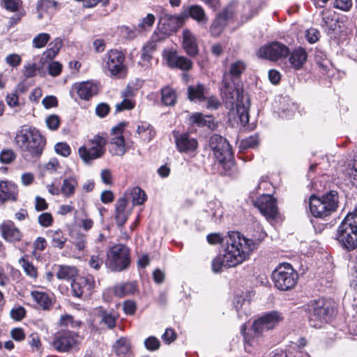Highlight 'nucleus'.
<instances>
[{
  "label": "nucleus",
  "mask_w": 357,
  "mask_h": 357,
  "mask_svg": "<svg viewBox=\"0 0 357 357\" xmlns=\"http://www.w3.org/2000/svg\"><path fill=\"white\" fill-rule=\"evenodd\" d=\"M183 15L185 17H190L195 20L198 24L205 26L207 24L208 18L204 9L199 5H191L184 8Z\"/></svg>",
  "instance_id": "obj_24"
},
{
  "label": "nucleus",
  "mask_w": 357,
  "mask_h": 357,
  "mask_svg": "<svg viewBox=\"0 0 357 357\" xmlns=\"http://www.w3.org/2000/svg\"><path fill=\"white\" fill-rule=\"evenodd\" d=\"M339 204V196L336 191L331 190L318 197L314 195L309 198V208L313 216L324 218L335 212Z\"/></svg>",
  "instance_id": "obj_4"
},
{
  "label": "nucleus",
  "mask_w": 357,
  "mask_h": 357,
  "mask_svg": "<svg viewBox=\"0 0 357 357\" xmlns=\"http://www.w3.org/2000/svg\"><path fill=\"white\" fill-rule=\"evenodd\" d=\"M137 291V285L135 282L120 283L114 286L112 291L114 296L122 298L132 295Z\"/></svg>",
  "instance_id": "obj_34"
},
{
  "label": "nucleus",
  "mask_w": 357,
  "mask_h": 357,
  "mask_svg": "<svg viewBox=\"0 0 357 357\" xmlns=\"http://www.w3.org/2000/svg\"><path fill=\"white\" fill-rule=\"evenodd\" d=\"M10 314L15 321H21L25 317L26 310L22 306H17L10 310Z\"/></svg>",
  "instance_id": "obj_62"
},
{
  "label": "nucleus",
  "mask_w": 357,
  "mask_h": 357,
  "mask_svg": "<svg viewBox=\"0 0 357 357\" xmlns=\"http://www.w3.org/2000/svg\"><path fill=\"white\" fill-rule=\"evenodd\" d=\"M50 35L47 33H40L37 34L32 40V45L35 48H43L50 40Z\"/></svg>",
  "instance_id": "obj_48"
},
{
  "label": "nucleus",
  "mask_w": 357,
  "mask_h": 357,
  "mask_svg": "<svg viewBox=\"0 0 357 357\" xmlns=\"http://www.w3.org/2000/svg\"><path fill=\"white\" fill-rule=\"evenodd\" d=\"M155 20V16L149 13L145 17L142 18V21L138 24V27L144 30L149 29L153 26Z\"/></svg>",
  "instance_id": "obj_59"
},
{
  "label": "nucleus",
  "mask_w": 357,
  "mask_h": 357,
  "mask_svg": "<svg viewBox=\"0 0 357 357\" xmlns=\"http://www.w3.org/2000/svg\"><path fill=\"white\" fill-rule=\"evenodd\" d=\"M56 268V275L59 280L69 281L73 280L78 273L77 268L74 266L58 265Z\"/></svg>",
  "instance_id": "obj_35"
},
{
  "label": "nucleus",
  "mask_w": 357,
  "mask_h": 357,
  "mask_svg": "<svg viewBox=\"0 0 357 357\" xmlns=\"http://www.w3.org/2000/svg\"><path fill=\"white\" fill-rule=\"evenodd\" d=\"M312 327L321 328L333 317L334 309L330 301L321 298L310 301L305 307Z\"/></svg>",
  "instance_id": "obj_5"
},
{
  "label": "nucleus",
  "mask_w": 357,
  "mask_h": 357,
  "mask_svg": "<svg viewBox=\"0 0 357 357\" xmlns=\"http://www.w3.org/2000/svg\"><path fill=\"white\" fill-rule=\"evenodd\" d=\"M246 69L247 63L243 60L237 59L231 62L224 75H227L228 77L235 80L240 78Z\"/></svg>",
  "instance_id": "obj_31"
},
{
  "label": "nucleus",
  "mask_w": 357,
  "mask_h": 357,
  "mask_svg": "<svg viewBox=\"0 0 357 357\" xmlns=\"http://www.w3.org/2000/svg\"><path fill=\"white\" fill-rule=\"evenodd\" d=\"M15 158V153L10 149L3 150L0 153V161L2 163L9 164Z\"/></svg>",
  "instance_id": "obj_61"
},
{
  "label": "nucleus",
  "mask_w": 357,
  "mask_h": 357,
  "mask_svg": "<svg viewBox=\"0 0 357 357\" xmlns=\"http://www.w3.org/2000/svg\"><path fill=\"white\" fill-rule=\"evenodd\" d=\"M272 279L277 289L288 291L296 286L298 275L290 264L283 263L279 264L273 271Z\"/></svg>",
  "instance_id": "obj_8"
},
{
  "label": "nucleus",
  "mask_w": 357,
  "mask_h": 357,
  "mask_svg": "<svg viewBox=\"0 0 357 357\" xmlns=\"http://www.w3.org/2000/svg\"><path fill=\"white\" fill-rule=\"evenodd\" d=\"M144 346L149 351H155L160 348V342L154 336H150L144 340Z\"/></svg>",
  "instance_id": "obj_56"
},
{
  "label": "nucleus",
  "mask_w": 357,
  "mask_h": 357,
  "mask_svg": "<svg viewBox=\"0 0 357 357\" xmlns=\"http://www.w3.org/2000/svg\"><path fill=\"white\" fill-rule=\"evenodd\" d=\"M38 69V67L36 63H29L24 65L22 73L26 78H30L34 77L36 75V71Z\"/></svg>",
  "instance_id": "obj_55"
},
{
  "label": "nucleus",
  "mask_w": 357,
  "mask_h": 357,
  "mask_svg": "<svg viewBox=\"0 0 357 357\" xmlns=\"http://www.w3.org/2000/svg\"><path fill=\"white\" fill-rule=\"evenodd\" d=\"M163 56L170 68H176L183 71H188L192 67V62L190 59L178 55L175 51L165 50Z\"/></svg>",
  "instance_id": "obj_21"
},
{
  "label": "nucleus",
  "mask_w": 357,
  "mask_h": 357,
  "mask_svg": "<svg viewBox=\"0 0 357 357\" xmlns=\"http://www.w3.org/2000/svg\"><path fill=\"white\" fill-rule=\"evenodd\" d=\"M77 185L78 182L76 177H67L63 180L61 192L64 197H70L74 195Z\"/></svg>",
  "instance_id": "obj_41"
},
{
  "label": "nucleus",
  "mask_w": 357,
  "mask_h": 357,
  "mask_svg": "<svg viewBox=\"0 0 357 357\" xmlns=\"http://www.w3.org/2000/svg\"><path fill=\"white\" fill-rule=\"evenodd\" d=\"M46 124L49 129L56 130L60 125V119L56 114H52L46 119Z\"/></svg>",
  "instance_id": "obj_63"
},
{
  "label": "nucleus",
  "mask_w": 357,
  "mask_h": 357,
  "mask_svg": "<svg viewBox=\"0 0 357 357\" xmlns=\"http://www.w3.org/2000/svg\"><path fill=\"white\" fill-rule=\"evenodd\" d=\"M79 343V336L77 333L63 330L54 335L52 346L58 351L69 352L77 349Z\"/></svg>",
  "instance_id": "obj_10"
},
{
  "label": "nucleus",
  "mask_w": 357,
  "mask_h": 357,
  "mask_svg": "<svg viewBox=\"0 0 357 357\" xmlns=\"http://www.w3.org/2000/svg\"><path fill=\"white\" fill-rule=\"evenodd\" d=\"M115 353L119 357H129L131 354V344L126 337L119 339L114 346Z\"/></svg>",
  "instance_id": "obj_38"
},
{
  "label": "nucleus",
  "mask_w": 357,
  "mask_h": 357,
  "mask_svg": "<svg viewBox=\"0 0 357 357\" xmlns=\"http://www.w3.org/2000/svg\"><path fill=\"white\" fill-rule=\"evenodd\" d=\"M131 213V209L127 208L125 197L119 198L116 203L115 220L118 227H123Z\"/></svg>",
  "instance_id": "obj_26"
},
{
  "label": "nucleus",
  "mask_w": 357,
  "mask_h": 357,
  "mask_svg": "<svg viewBox=\"0 0 357 357\" xmlns=\"http://www.w3.org/2000/svg\"><path fill=\"white\" fill-rule=\"evenodd\" d=\"M19 189L16 183L8 180H0V205L18 200Z\"/></svg>",
  "instance_id": "obj_20"
},
{
  "label": "nucleus",
  "mask_w": 357,
  "mask_h": 357,
  "mask_svg": "<svg viewBox=\"0 0 357 357\" xmlns=\"http://www.w3.org/2000/svg\"><path fill=\"white\" fill-rule=\"evenodd\" d=\"M15 142L19 149L31 157L41 155L45 141L35 128L22 126L17 130Z\"/></svg>",
  "instance_id": "obj_2"
},
{
  "label": "nucleus",
  "mask_w": 357,
  "mask_h": 357,
  "mask_svg": "<svg viewBox=\"0 0 357 357\" xmlns=\"http://www.w3.org/2000/svg\"><path fill=\"white\" fill-rule=\"evenodd\" d=\"M321 20L320 25L321 27L327 31H335L337 27V20L336 18V13L331 9H324L320 13Z\"/></svg>",
  "instance_id": "obj_29"
},
{
  "label": "nucleus",
  "mask_w": 357,
  "mask_h": 357,
  "mask_svg": "<svg viewBox=\"0 0 357 357\" xmlns=\"http://www.w3.org/2000/svg\"><path fill=\"white\" fill-rule=\"evenodd\" d=\"M31 296L33 301L43 309L48 310L51 307L52 301L46 293L33 291L31 293Z\"/></svg>",
  "instance_id": "obj_42"
},
{
  "label": "nucleus",
  "mask_w": 357,
  "mask_h": 357,
  "mask_svg": "<svg viewBox=\"0 0 357 357\" xmlns=\"http://www.w3.org/2000/svg\"><path fill=\"white\" fill-rule=\"evenodd\" d=\"M254 205L267 220H272L279 215L277 200L271 195L262 194L254 201Z\"/></svg>",
  "instance_id": "obj_16"
},
{
  "label": "nucleus",
  "mask_w": 357,
  "mask_h": 357,
  "mask_svg": "<svg viewBox=\"0 0 357 357\" xmlns=\"http://www.w3.org/2000/svg\"><path fill=\"white\" fill-rule=\"evenodd\" d=\"M49 234L52 238V246L59 249L63 248L67 241V238L61 230L50 231Z\"/></svg>",
  "instance_id": "obj_45"
},
{
  "label": "nucleus",
  "mask_w": 357,
  "mask_h": 357,
  "mask_svg": "<svg viewBox=\"0 0 357 357\" xmlns=\"http://www.w3.org/2000/svg\"><path fill=\"white\" fill-rule=\"evenodd\" d=\"M95 287V280L93 276L77 277L71 283L73 294L77 298H89Z\"/></svg>",
  "instance_id": "obj_17"
},
{
  "label": "nucleus",
  "mask_w": 357,
  "mask_h": 357,
  "mask_svg": "<svg viewBox=\"0 0 357 357\" xmlns=\"http://www.w3.org/2000/svg\"><path fill=\"white\" fill-rule=\"evenodd\" d=\"M209 146L213 151L215 158L225 169L234 165L233 152L227 140L219 135L210 137Z\"/></svg>",
  "instance_id": "obj_7"
},
{
  "label": "nucleus",
  "mask_w": 357,
  "mask_h": 357,
  "mask_svg": "<svg viewBox=\"0 0 357 357\" xmlns=\"http://www.w3.org/2000/svg\"><path fill=\"white\" fill-rule=\"evenodd\" d=\"M37 10L38 12V19L41 20L45 13L51 15L56 12L58 3L53 0H40L38 2Z\"/></svg>",
  "instance_id": "obj_33"
},
{
  "label": "nucleus",
  "mask_w": 357,
  "mask_h": 357,
  "mask_svg": "<svg viewBox=\"0 0 357 357\" xmlns=\"http://www.w3.org/2000/svg\"><path fill=\"white\" fill-rule=\"evenodd\" d=\"M336 239L348 250L357 248V204L354 211L349 213L339 225Z\"/></svg>",
  "instance_id": "obj_3"
},
{
  "label": "nucleus",
  "mask_w": 357,
  "mask_h": 357,
  "mask_svg": "<svg viewBox=\"0 0 357 357\" xmlns=\"http://www.w3.org/2000/svg\"><path fill=\"white\" fill-rule=\"evenodd\" d=\"M54 150L56 153L63 157H68L71 153L70 146L66 142L57 143L54 146Z\"/></svg>",
  "instance_id": "obj_54"
},
{
  "label": "nucleus",
  "mask_w": 357,
  "mask_h": 357,
  "mask_svg": "<svg viewBox=\"0 0 357 357\" xmlns=\"http://www.w3.org/2000/svg\"><path fill=\"white\" fill-rule=\"evenodd\" d=\"M156 50V43L154 40L149 41L142 48L141 58L144 61H149L153 52Z\"/></svg>",
  "instance_id": "obj_49"
},
{
  "label": "nucleus",
  "mask_w": 357,
  "mask_h": 357,
  "mask_svg": "<svg viewBox=\"0 0 357 357\" xmlns=\"http://www.w3.org/2000/svg\"><path fill=\"white\" fill-rule=\"evenodd\" d=\"M121 36L128 40H132L137 36V31L133 27L122 26L119 28Z\"/></svg>",
  "instance_id": "obj_53"
},
{
  "label": "nucleus",
  "mask_w": 357,
  "mask_h": 357,
  "mask_svg": "<svg viewBox=\"0 0 357 357\" xmlns=\"http://www.w3.org/2000/svg\"><path fill=\"white\" fill-rule=\"evenodd\" d=\"M137 132L140 138L145 142H150L155 135V131L153 126L145 121L138 124Z\"/></svg>",
  "instance_id": "obj_40"
},
{
  "label": "nucleus",
  "mask_w": 357,
  "mask_h": 357,
  "mask_svg": "<svg viewBox=\"0 0 357 357\" xmlns=\"http://www.w3.org/2000/svg\"><path fill=\"white\" fill-rule=\"evenodd\" d=\"M38 223L43 227H48L53 224V217L50 213H43L38 218Z\"/></svg>",
  "instance_id": "obj_57"
},
{
  "label": "nucleus",
  "mask_w": 357,
  "mask_h": 357,
  "mask_svg": "<svg viewBox=\"0 0 357 357\" xmlns=\"http://www.w3.org/2000/svg\"><path fill=\"white\" fill-rule=\"evenodd\" d=\"M265 236L266 234L261 232L259 237L254 240L245 237L238 231H229L224 254L216 257L212 261L213 271L219 273L223 266L234 267L241 264L249 258Z\"/></svg>",
  "instance_id": "obj_1"
},
{
  "label": "nucleus",
  "mask_w": 357,
  "mask_h": 357,
  "mask_svg": "<svg viewBox=\"0 0 357 357\" xmlns=\"http://www.w3.org/2000/svg\"><path fill=\"white\" fill-rule=\"evenodd\" d=\"M184 22L183 15L164 14L160 20V23L165 26L166 31H174L181 26Z\"/></svg>",
  "instance_id": "obj_27"
},
{
  "label": "nucleus",
  "mask_w": 357,
  "mask_h": 357,
  "mask_svg": "<svg viewBox=\"0 0 357 357\" xmlns=\"http://www.w3.org/2000/svg\"><path fill=\"white\" fill-rule=\"evenodd\" d=\"M0 231L2 237L8 242L20 241L22 233L11 220H6L0 225Z\"/></svg>",
  "instance_id": "obj_23"
},
{
  "label": "nucleus",
  "mask_w": 357,
  "mask_h": 357,
  "mask_svg": "<svg viewBox=\"0 0 357 357\" xmlns=\"http://www.w3.org/2000/svg\"><path fill=\"white\" fill-rule=\"evenodd\" d=\"M124 54L117 50H110L102 57V68L109 76L122 79L127 75Z\"/></svg>",
  "instance_id": "obj_6"
},
{
  "label": "nucleus",
  "mask_w": 357,
  "mask_h": 357,
  "mask_svg": "<svg viewBox=\"0 0 357 357\" xmlns=\"http://www.w3.org/2000/svg\"><path fill=\"white\" fill-rule=\"evenodd\" d=\"M3 6L8 10L15 12L22 4L21 0H1Z\"/></svg>",
  "instance_id": "obj_58"
},
{
  "label": "nucleus",
  "mask_w": 357,
  "mask_h": 357,
  "mask_svg": "<svg viewBox=\"0 0 357 357\" xmlns=\"http://www.w3.org/2000/svg\"><path fill=\"white\" fill-rule=\"evenodd\" d=\"M126 126V123H120L112 128L114 137L111 139L110 152L113 155H123L126 153L125 139L122 135Z\"/></svg>",
  "instance_id": "obj_19"
},
{
  "label": "nucleus",
  "mask_w": 357,
  "mask_h": 357,
  "mask_svg": "<svg viewBox=\"0 0 357 357\" xmlns=\"http://www.w3.org/2000/svg\"><path fill=\"white\" fill-rule=\"evenodd\" d=\"M289 61L291 67L296 70L301 69L307 58V53L302 47L295 48L291 53L289 52Z\"/></svg>",
  "instance_id": "obj_30"
},
{
  "label": "nucleus",
  "mask_w": 357,
  "mask_h": 357,
  "mask_svg": "<svg viewBox=\"0 0 357 357\" xmlns=\"http://www.w3.org/2000/svg\"><path fill=\"white\" fill-rule=\"evenodd\" d=\"M344 176L353 186L357 187V155L348 162L343 172Z\"/></svg>",
  "instance_id": "obj_39"
},
{
  "label": "nucleus",
  "mask_w": 357,
  "mask_h": 357,
  "mask_svg": "<svg viewBox=\"0 0 357 357\" xmlns=\"http://www.w3.org/2000/svg\"><path fill=\"white\" fill-rule=\"evenodd\" d=\"M206 90L204 85L198 84L189 86L188 88V96L191 101L201 102L206 99Z\"/></svg>",
  "instance_id": "obj_37"
},
{
  "label": "nucleus",
  "mask_w": 357,
  "mask_h": 357,
  "mask_svg": "<svg viewBox=\"0 0 357 357\" xmlns=\"http://www.w3.org/2000/svg\"><path fill=\"white\" fill-rule=\"evenodd\" d=\"M259 145V137L257 135H251L241 140L240 148L243 149H253Z\"/></svg>",
  "instance_id": "obj_50"
},
{
  "label": "nucleus",
  "mask_w": 357,
  "mask_h": 357,
  "mask_svg": "<svg viewBox=\"0 0 357 357\" xmlns=\"http://www.w3.org/2000/svg\"><path fill=\"white\" fill-rule=\"evenodd\" d=\"M73 89L76 91L79 97L83 100H89L98 93L97 85L91 82H84L76 84Z\"/></svg>",
  "instance_id": "obj_28"
},
{
  "label": "nucleus",
  "mask_w": 357,
  "mask_h": 357,
  "mask_svg": "<svg viewBox=\"0 0 357 357\" xmlns=\"http://www.w3.org/2000/svg\"><path fill=\"white\" fill-rule=\"evenodd\" d=\"M130 195L134 205H141L147 199L145 192L139 187L132 188Z\"/></svg>",
  "instance_id": "obj_46"
},
{
  "label": "nucleus",
  "mask_w": 357,
  "mask_h": 357,
  "mask_svg": "<svg viewBox=\"0 0 357 357\" xmlns=\"http://www.w3.org/2000/svg\"><path fill=\"white\" fill-rule=\"evenodd\" d=\"M104 261V254L102 252H98L97 255H93L89 259V265L91 268L98 270L102 265Z\"/></svg>",
  "instance_id": "obj_52"
},
{
  "label": "nucleus",
  "mask_w": 357,
  "mask_h": 357,
  "mask_svg": "<svg viewBox=\"0 0 357 357\" xmlns=\"http://www.w3.org/2000/svg\"><path fill=\"white\" fill-rule=\"evenodd\" d=\"M289 54V47L286 45L278 41L264 45L256 52L259 58L271 61H278L285 59Z\"/></svg>",
  "instance_id": "obj_11"
},
{
  "label": "nucleus",
  "mask_w": 357,
  "mask_h": 357,
  "mask_svg": "<svg viewBox=\"0 0 357 357\" xmlns=\"http://www.w3.org/2000/svg\"><path fill=\"white\" fill-rule=\"evenodd\" d=\"M282 314L278 311H272L266 313L264 316L255 320L252 329L257 337L260 336L264 331L273 329L282 320Z\"/></svg>",
  "instance_id": "obj_14"
},
{
  "label": "nucleus",
  "mask_w": 357,
  "mask_h": 357,
  "mask_svg": "<svg viewBox=\"0 0 357 357\" xmlns=\"http://www.w3.org/2000/svg\"><path fill=\"white\" fill-rule=\"evenodd\" d=\"M107 264L114 271L126 268L130 264L128 248L122 244L114 245L107 254Z\"/></svg>",
  "instance_id": "obj_9"
},
{
  "label": "nucleus",
  "mask_w": 357,
  "mask_h": 357,
  "mask_svg": "<svg viewBox=\"0 0 357 357\" xmlns=\"http://www.w3.org/2000/svg\"><path fill=\"white\" fill-rule=\"evenodd\" d=\"M106 139L99 135L95 136L89 143V147L81 146L78 153L82 160L89 163L91 161L101 158L105 153Z\"/></svg>",
  "instance_id": "obj_12"
},
{
  "label": "nucleus",
  "mask_w": 357,
  "mask_h": 357,
  "mask_svg": "<svg viewBox=\"0 0 357 357\" xmlns=\"http://www.w3.org/2000/svg\"><path fill=\"white\" fill-rule=\"evenodd\" d=\"M222 83V99L231 107L234 106L236 102L246 96L243 93V87L239 84L236 83L234 79L228 77L227 75H223Z\"/></svg>",
  "instance_id": "obj_13"
},
{
  "label": "nucleus",
  "mask_w": 357,
  "mask_h": 357,
  "mask_svg": "<svg viewBox=\"0 0 357 357\" xmlns=\"http://www.w3.org/2000/svg\"><path fill=\"white\" fill-rule=\"evenodd\" d=\"M234 13L235 3L232 2L216 16L210 27V32L213 36H218L222 33L228 21L233 17Z\"/></svg>",
  "instance_id": "obj_18"
},
{
  "label": "nucleus",
  "mask_w": 357,
  "mask_h": 357,
  "mask_svg": "<svg viewBox=\"0 0 357 357\" xmlns=\"http://www.w3.org/2000/svg\"><path fill=\"white\" fill-rule=\"evenodd\" d=\"M189 121L191 123L196 124L199 127L207 126L211 129L214 128L213 118L212 116H204L202 113L195 112L190 116Z\"/></svg>",
  "instance_id": "obj_36"
},
{
  "label": "nucleus",
  "mask_w": 357,
  "mask_h": 357,
  "mask_svg": "<svg viewBox=\"0 0 357 357\" xmlns=\"http://www.w3.org/2000/svg\"><path fill=\"white\" fill-rule=\"evenodd\" d=\"M92 314L94 321L97 319L100 324H104L109 329L116 326L118 314L114 310L108 312L103 307L100 306L93 309Z\"/></svg>",
  "instance_id": "obj_22"
},
{
  "label": "nucleus",
  "mask_w": 357,
  "mask_h": 357,
  "mask_svg": "<svg viewBox=\"0 0 357 357\" xmlns=\"http://www.w3.org/2000/svg\"><path fill=\"white\" fill-rule=\"evenodd\" d=\"M62 70V65L58 61H52L48 66L49 74L53 77L60 75Z\"/></svg>",
  "instance_id": "obj_64"
},
{
  "label": "nucleus",
  "mask_w": 357,
  "mask_h": 357,
  "mask_svg": "<svg viewBox=\"0 0 357 357\" xmlns=\"http://www.w3.org/2000/svg\"><path fill=\"white\" fill-rule=\"evenodd\" d=\"M142 82L139 79H136L128 83L126 89L122 93L123 98L133 97L139 89L142 87Z\"/></svg>",
  "instance_id": "obj_47"
},
{
  "label": "nucleus",
  "mask_w": 357,
  "mask_h": 357,
  "mask_svg": "<svg viewBox=\"0 0 357 357\" xmlns=\"http://www.w3.org/2000/svg\"><path fill=\"white\" fill-rule=\"evenodd\" d=\"M182 46L185 53L190 56H195L198 54L197 38L189 29L183 31Z\"/></svg>",
  "instance_id": "obj_25"
},
{
  "label": "nucleus",
  "mask_w": 357,
  "mask_h": 357,
  "mask_svg": "<svg viewBox=\"0 0 357 357\" xmlns=\"http://www.w3.org/2000/svg\"><path fill=\"white\" fill-rule=\"evenodd\" d=\"M175 144L181 153L195 156L199 147L197 139L192 137L190 132H173Z\"/></svg>",
  "instance_id": "obj_15"
},
{
  "label": "nucleus",
  "mask_w": 357,
  "mask_h": 357,
  "mask_svg": "<svg viewBox=\"0 0 357 357\" xmlns=\"http://www.w3.org/2000/svg\"><path fill=\"white\" fill-rule=\"evenodd\" d=\"M49 46L50 47L47 50V56L54 57L62 47V40L61 38H56L50 43Z\"/></svg>",
  "instance_id": "obj_51"
},
{
  "label": "nucleus",
  "mask_w": 357,
  "mask_h": 357,
  "mask_svg": "<svg viewBox=\"0 0 357 357\" xmlns=\"http://www.w3.org/2000/svg\"><path fill=\"white\" fill-rule=\"evenodd\" d=\"M160 92L162 104L167 106H172L176 103L177 96L174 89L165 86L161 89Z\"/></svg>",
  "instance_id": "obj_43"
},
{
  "label": "nucleus",
  "mask_w": 357,
  "mask_h": 357,
  "mask_svg": "<svg viewBox=\"0 0 357 357\" xmlns=\"http://www.w3.org/2000/svg\"><path fill=\"white\" fill-rule=\"evenodd\" d=\"M122 102L118 103L116 106V111L122 112L126 109H132L135 107V101L129 98H123Z\"/></svg>",
  "instance_id": "obj_60"
},
{
  "label": "nucleus",
  "mask_w": 357,
  "mask_h": 357,
  "mask_svg": "<svg viewBox=\"0 0 357 357\" xmlns=\"http://www.w3.org/2000/svg\"><path fill=\"white\" fill-rule=\"evenodd\" d=\"M234 104L236 105V112L238 115L241 123L243 126H245L249 121V108H250V100L246 96Z\"/></svg>",
  "instance_id": "obj_32"
},
{
  "label": "nucleus",
  "mask_w": 357,
  "mask_h": 357,
  "mask_svg": "<svg viewBox=\"0 0 357 357\" xmlns=\"http://www.w3.org/2000/svg\"><path fill=\"white\" fill-rule=\"evenodd\" d=\"M19 264L21 265L26 275L31 279L36 280L38 278V273L37 268L29 261L26 258L22 257L19 260Z\"/></svg>",
  "instance_id": "obj_44"
}]
</instances>
